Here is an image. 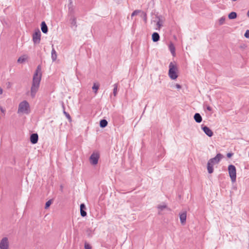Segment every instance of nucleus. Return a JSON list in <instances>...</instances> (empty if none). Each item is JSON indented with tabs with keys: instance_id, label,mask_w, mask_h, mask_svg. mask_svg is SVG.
<instances>
[{
	"instance_id": "17",
	"label": "nucleus",
	"mask_w": 249,
	"mask_h": 249,
	"mask_svg": "<svg viewBox=\"0 0 249 249\" xmlns=\"http://www.w3.org/2000/svg\"><path fill=\"white\" fill-rule=\"evenodd\" d=\"M213 166H214L213 165L210 164V163H209V162L207 163V168L208 172L209 174H212L213 173Z\"/></svg>"
},
{
	"instance_id": "41",
	"label": "nucleus",
	"mask_w": 249,
	"mask_h": 249,
	"mask_svg": "<svg viewBox=\"0 0 249 249\" xmlns=\"http://www.w3.org/2000/svg\"><path fill=\"white\" fill-rule=\"evenodd\" d=\"M247 16L249 17V10L248 11Z\"/></svg>"
},
{
	"instance_id": "37",
	"label": "nucleus",
	"mask_w": 249,
	"mask_h": 249,
	"mask_svg": "<svg viewBox=\"0 0 249 249\" xmlns=\"http://www.w3.org/2000/svg\"><path fill=\"white\" fill-rule=\"evenodd\" d=\"M233 155V153H228L227 155L228 158H230Z\"/></svg>"
},
{
	"instance_id": "3",
	"label": "nucleus",
	"mask_w": 249,
	"mask_h": 249,
	"mask_svg": "<svg viewBox=\"0 0 249 249\" xmlns=\"http://www.w3.org/2000/svg\"><path fill=\"white\" fill-rule=\"evenodd\" d=\"M169 76L172 80L177 79L178 77V74L176 72L177 71L176 66L172 62H171L169 64Z\"/></svg>"
},
{
	"instance_id": "15",
	"label": "nucleus",
	"mask_w": 249,
	"mask_h": 249,
	"mask_svg": "<svg viewBox=\"0 0 249 249\" xmlns=\"http://www.w3.org/2000/svg\"><path fill=\"white\" fill-rule=\"evenodd\" d=\"M157 208L159 209V214H160L161 213H160V212L164 210V209H167V206L165 204H160V205H158V206H157ZM169 210H170V209H168Z\"/></svg>"
},
{
	"instance_id": "42",
	"label": "nucleus",
	"mask_w": 249,
	"mask_h": 249,
	"mask_svg": "<svg viewBox=\"0 0 249 249\" xmlns=\"http://www.w3.org/2000/svg\"><path fill=\"white\" fill-rule=\"evenodd\" d=\"M248 142H249V141H248Z\"/></svg>"
},
{
	"instance_id": "22",
	"label": "nucleus",
	"mask_w": 249,
	"mask_h": 249,
	"mask_svg": "<svg viewBox=\"0 0 249 249\" xmlns=\"http://www.w3.org/2000/svg\"><path fill=\"white\" fill-rule=\"evenodd\" d=\"M237 17V14L234 12L230 13L228 15V18L230 19H235Z\"/></svg>"
},
{
	"instance_id": "36",
	"label": "nucleus",
	"mask_w": 249,
	"mask_h": 249,
	"mask_svg": "<svg viewBox=\"0 0 249 249\" xmlns=\"http://www.w3.org/2000/svg\"><path fill=\"white\" fill-rule=\"evenodd\" d=\"M207 109L209 111H211L212 110V108L210 106H206Z\"/></svg>"
},
{
	"instance_id": "1",
	"label": "nucleus",
	"mask_w": 249,
	"mask_h": 249,
	"mask_svg": "<svg viewBox=\"0 0 249 249\" xmlns=\"http://www.w3.org/2000/svg\"><path fill=\"white\" fill-rule=\"evenodd\" d=\"M41 76L42 73L41 66L38 65L33 75L32 86L31 88V96L33 98L35 97L36 92L38 90Z\"/></svg>"
},
{
	"instance_id": "32",
	"label": "nucleus",
	"mask_w": 249,
	"mask_h": 249,
	"mask_svg": "<svg viewBox=\"0 0 249 249\" xmlns=\"http://www.w3.org/2000/svg\"><path fill=\"white\" fill-rule=\"evenodd\" d=\"M80 214L82 217H85L87 215V213L84 210H80Z\"/></svg>"
},
{
	"instance_id": "39",
	"label": "nucleus",
	"mask_w": 249,
	"mask_h": 249,
	"mask_svg": "<svg viewBox=\"0 0 249 249\" xmlns=\"http://www.w3.org/2000/svg\"><path fill=\"white\" fill-rule=\"evenodd\" d=\"M7 85H7V87H8V88H10V87H11V83L8 82V83H7Z\"/></svg>"
},
{
	"instance_id": "27",
	"label": "nucleus",
	"mask_w": 249,
	"mask_h": 249,
	"mask_svg": "<svg viewBox=\"0 0 249 249\" xmlns=\"http://www.w3.org/2000/svg\"><path fill=\"white\" fill-rule=\"evenodd\" d=\"M141 17L143 18L144 21L146 22L147 20L146 14L145 12L142 11Z\"/></svg>"
},
{
	"instance_id": "33",
	"label": "nucleus",
	"mask_w": 249,
	"mask_h": 249,
	"mask_svg": "<svg viewBox=\"0 0 249 249\" xmlns=\"http://www.w3.org/2000/svg\"><path fill=\"white\" fill-rule=\"evenodd\" d=\"M244 36H245V37L246 38H249V30H247L245 34H244Z\"/></svg>"
},
{
	"instance_id": "34",
	"label": "nucleus",
	"mask_w": 249,
	"mask_h": 249,
	"mask_svg": "<svg viewBox=\"0 0 249 249\" xmlns=\"http://www.w3.org/2000/svg\"><path fill=\"white\" fill-rule=\"evenodd\" d=\"M84 247H85V249H91L90 245L88 244H85Z\"/></svg>"
},
{
	"instance_id": "8",
	"label": "nucleus",
	"mask_w": 249,
	"mask_h": 249,
	"mask_svg": "<svg viewBox=\"0 0 249 249\" xmlns=\"http://www.w3.org/2000/svg\"><path fill=\"white\" fill-rule=\"evenodd\" d=\"M9 242L7 237H3L0 241V249H8Z\"/></svg>"
},
{
	"instance_id": "16",
	"label": "nucleus",
	"mask_w": 249,
	"mask_h": 249,
	"mask_svg": "<svg viewBox=\"0 0 249 249\" xmlns=\"http://www.w3.org/2000/svg\"><path fill=\"white\" fill-rule=\"evenodd\" d=\"M152 39L153 42H157L160 39V35L158 33L155 32L152 35Z\"/></svg>"
},
{
	"instance_id": "4",
	"label": "nucleus",
	"mask_w": 249,
	"mask_h": 249,
	"mask_svg": "<svg viewBox=\"0 0 249 249\" xmlns=\"http://www.w3.org/2000/svg\"><path fill=\"white\" fill-rule=\"evenodd\" d=\"M228 171L231 181L232 182H235L236 178V172L235 167L233 165H230L228 166Z\"/></svg>"
},
{
	"instance_id": "12",
	"label": "nucleus",
	"mask_w": 249,
	"mask_h": 249,
	"mask_svg": "<svg viewBox=\"0 0 249 249\" xmlns=\"http://www.w3.org/2000/svg\"><path fill=\"white\" fill-rule=\"evenodd\" d=\"M57 53L55 50H54L53 48V45H52V50L51 52V58L53 60V61H54L56 60L57 58Z\"/></svg>"
},
{
	"instance_id": "28",
	"label": "nucleus",
	"mask_w": 249,
	"mask_h": 249,
	"mask_svg": "<svg viewBox=\"0 0 249 249\" xmlns=\"http://www.w3.org/2000/svg\"><path fill=\"white\" fill-rule=\"evenodd\" d=\"M71 2L70 4L69 5V12L70 14H72L74 12L73 8L71 6Z\"/></svg>"
},
{
	"instance_id": "19",
	"label": "nucleus",
	"mask_w": 249,
	"mask_h": 249,
	"mask_svg": "<svg viewBox=\"0 0 249 249\" xmlns=\"http://www.w3.org/2000/svg\"><path fill=\"white\" fill-rule=\"evenodd\" d=\"M169 50L173 56L175 55V47L172 43L169 45Z\"/></svg>"
},
{
	"instance_id": "26",
	"label": "nucleus",
	"mask_w": 249,
	"mask_h": 249,
	"mask_svg": "<svg viewBox=\"0 0 249 249\" xmlns=\"http://www.w3.org/2000/svg\"><path fill=\"white\" fill-rule=\"evenodd\" d=\"M63 107L64 108L63 113L65 115V116L67 117V118L69 120L71 121V117L70 115L68 113H67V112L65 111L64 106H63Z\"/></svg>"
},
{
	"instance_id": "29",
	"label": "nucleus",
	"mask_w": 249,
	"mask_h": 249,
	"mask_svg": "<svg viewBox=\"0 0 249 249\" xmlns=\"http://www.w3.org/2000/svg\"><path fill=\"white\" fill-rule=\"evenodd\" d=\"M52 202L51 200H49L48 201L46 202L45 208L47 209L50 207V206L51 205Z\"/></svg>"
},
{
	"instance_id": "35",
	"label": "nucleus",
	"mask_w": 249,
	"mask_h": 249,
	"mask_svg": "<svg viewBox=\"0 0 249 249\" xmlns=\"http://www.w3.org/2000/svg\"><path fill=\"white\" fill-rule=\"evenodd\" d=\"M86 209V206L84 203H82L80 205V210H84Z\"/></svg>"
},
{
	"instance_id": "40",
	"label": "nucleus",
	"mask_w": 249,
	"mask_h": 249,
	"mask_svg": "<svg viewBox=\"0 0 249 249\" xmlns=\"http://www.w3.org/2000/svg\"><path fill=\"white\" fill-rule=\"evenodd\" d=\"M3 92V90L1 88H0V94H1Z\"/></svg>"
},
{
	"instance_id": "9",
	"label": "nucleus",
	"mask_w": 249,
	"mask_h": 249,
	"mask_svg": "<svg viewBox=\"0 0 249 249\" xmlns=\"http://www.w3.org/2000/svg\"><path fill=\"white\" fill-rule=\"evenodd\" d=\"M179 219L180 221V223L182 225H185L186 223V217H187V212L186 211H184L179 214Z\"/></svg>"
},
{
	"instance_id": "6",
	"label": "nucleus",
	"mask_w": 249,
	"mask_h": 249,
	"mask_svg": "<svg viewBox=\"0 0 249 249\" xmlns=\"http://www.w3.org/2000/svg\"><path fill=\"white\" fill-rule=\"evenodd\" d=\"M222 158V155L220 153H218L216 155L215 157L210 159L208 160V162L210 163V164L214 165L215 164H218L220 162Z\"/></svg>"
},
{
	"instance_id": "25",
	"label": "nucleus",
	"mask_w": 249,
	"mask_h": 249,
	"mask_svg": "<svg viewBox=\"0 0 249 249\" xmlns=\"http://www.w3.org/2000/svg\"><path fill=\"white\" fill-rule=\"evenodd\" d=\"M99 87L98 85H96V84H94L92 88L95 94L97 93V90L99 89Z\"/></svg>"
},
{
	"instance_id": "24",
	"label": "nucleus",
	"mask_w": 249,
	"mask_h": 249,
	"mask_svg": "<svg viewBox=\"0 0 249 249\" xmlns=\"http://www.w3.org/2000/svg\"><path fill=\"white\" fill-rule=\"evenodd\" d=\"M142 11L140 10H135L132 14H131V18H132L133 17L138 15V14L141 13H142Z\"/></svg>"
},
{
	"instance_id": "13",
	"label": "nucleus",
	"mask_w": 249,
	"mask_h": 249,
	"mask_svg": "<svg viewBox=\"0 0 249 249\" xmlns=\"http://www.w3.org/2000/svg\"><path fill=\"white\" fill-rule=\"evenodd\" d=\"M194 120L197 123H200L202 122V118L200 114L198 113H196L194 116Z\"/></svg>"
},
{
	"instance_id": "2",
	"label": "nucleus",
	"mask_w": 249,
	"mask_h": 249,
	"mask_svg": "<svg viewBox=\"0 0 249 249\" xmlns=\"http://www.w3.org/2000/svg\"><path fill=\"white\" fill-rule=\"evenodd\" d=\"M18 113L28 114L30 112V105L27 101H23L19 103L18 108Z\"/></svg>"
},
{
	"instance_id": "31",
	"label": "nucleus",
	"mask_w": 249,
	"mask_h": 249,
	"mask_svg": "<svg viewBox=\"0 0 249 249\" xmlns=\"http://www.w3.org/2000/svg\"><path fill=\"white\" fill-rule=\"evenodd\" d=\"M71 24L72 25H73V26H76V18H74V17H72V18H71Z\"/></svg>"
},
{
	"instance_id": "7",
	"label": "nucleus",
	"mask_w": 249,
	"mask_h": 249,
	"mask_svg": "<svg viewBox=\"0 0 249 249\" xmlns=\"http://www.w3.org/2000/svg\"><path fill=\"white\" fill-rule=\"evenodd\" d=\"M41 33L37 30L33 35V40L35 44H38L40 41Z\"/></svg>"
},
{
	"instance_id": "20",
	"label": "nucleus",
	"mask_w": 249,
	"mask_h": 249,
	"mask_svg": "<svg viewBox=\"0 0 249 249\" xmlns=\"http://www.w3.org/2000/svg\"><path fill=\"white\" fill-rule=\"evenodd\" d=\"M27 59V56L26 55H23L22 56H21L18 58V62L22 63L25 61V60Z\"/></svg>"
},
{
	"instance_id": "30",
	"label": "nucleus",
	"mask_w": 249,
	"mask_h": 249,
	"mask_svg": "<svg viewBox=\"0 0 249 249\" xmlns=\"http://www.w3.org/2000/svg\"><path fill=\"white\" fill-rule=\"evenodd\" d=\"M225 20V18L224 17H221L219 20V23L220 25H222L224 23Z\"/></svg>"
},
{
	"instance_id": "18",
	"label": "nucleus",
	"mask_w": 249,
	"mask_h": 249,
	"mask_svg": "<svg viewBox=\"0 0 249 249\" xmlns=\"http://www.w3.org/2000/svg\"><path fill=\"white\" fill-rule=\"evenodd\" d=\"M158 18H159V20L157 22V25L158 27L156 29L159 30L160 28L163 26V21L159 17Z\"/></svg>"
},
{
	"instance_id": "38",
	"label": "nucleus",
	"mask_w": 249,
	"mask_h": 249,
	"mask_svg": "<svg viewBox=\"0 0 249 249\" xmlns=\"http://www.w3.org/2000/svg\"><path fill=\"white\" fill-rule=\"evenodd\" d=\"M176 87L178 89H180L181 88V86L178 84H177L176 85Z\"/></svg>"
},
{
	"instance_id": "21",
	"label": "nucleus",
	"mask_w": 249,
	"mask_h": 249,
	"mask_svg": "<svg viewBox=\"0 0 249 249\" xmlns=\"http://www.w3.org/2000/svg\"><path fill=\"white\" fill-rule=\"evenodd\" d=\"M107 125V122L105 119L101 120L100 122V126L101 127L104 128Z\"/></svg>"
},
{
	"instance_id": "10",
	"label": "nucleus",
	"mask_w": 249,
	"mask_h": 249,
	"mask_svg": "<svg viewBox=\"0 0 249 249\" xmlns=\"http://www.w3.org/2000/svg\"><path fill=\"white\" fill-rule=\"evenodd\" d=\"M202 129L204 131V132L209 137H212L213 135V132L211 129H210L207 126H203L202 125Z\"/></svg>"
},
{
	"instance_id": "5",
	"label": "nucleus",
	"mask_w": 249,
	"mask_h": 249,
	"mask_svg": "<svg viewBox=\"0 0 249 249\" xmlns=\"http://www.w3.org/2000/svg\"><path fill=\"white\" fill-rule=\"evenodd\" d=\"M99 155L97 152H93L89 158L90 163L92 165H96L98 163Z\"/></svg>"
},
{
	"instance_id": "14",
	"label": "nucleus",
	"mask_w": 249,
	"mask_h": 249,
	"mask_svg": "<svg viewBox=\"0 0 249 249\" xmlns=\"http://www.w3.org/2000/svg\"><path fill=\"white\" fill-rule=\"evenodd\" d=\"M41 29L42 32L46 34L47 33L48 30V27L45 22V21H42L41 24Z\"/></svg>"
},
{
	"instance_id": "11",
	"label": "nucleus",
	"mask_w": 249,
	"mask_h": 249,
	"mask_svg": "<svg viewBox=\"0 0 249 249\" xmlns=\"http://www.w3.org/2000/svg\"><path fill=\"white\" fill-rule=\"evenodd\" d=\"M38 136L37 133H33L30 136V142L32 144H36L37 142Z\"/></svg>"
},
{
	"instance_id": "23",
	"label": "nucleus",
	"mask_w": 249,
	"mask_h": 249,
	"mask_svg": "<svg viewBox=\"0 0 249 249\" xmlns=\"http://www.w3.org/2000/svg\"><path fill=\"white\" fill-rule=\"evenodd\" d=\"M113 95L114 96H116L117 93V88H118V85L117 84H115L113 85Z\"/></svg>"
}]
</instances>
